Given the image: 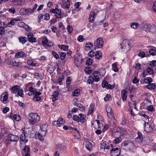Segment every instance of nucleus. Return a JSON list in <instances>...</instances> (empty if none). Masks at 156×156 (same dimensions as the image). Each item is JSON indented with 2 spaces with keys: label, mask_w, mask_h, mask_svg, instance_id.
<instances>
[{
  "label": "nucleus",
  "mask_w": 156,
  "mask_h": 156,
  "mask_svg": "<svg viewBox=\"0 0 156 156\" xmlns=\"http://www.w3.org/2000/svg\"><path fill=\"white\" fill-rule=\"evenodd\" d=\"M19 41L22 44H24L27 41V38L25 37H20L19 38Z\"/></svg>",
  "instance_id": "393cba45"
},
{
  "label": "nucleus",
  "mask_w": 156,
  "mask_h": 156,
  "mask_svg": "<svg viewBox=\"0 0 156 156\" xmlns=\"http://www.w3.org/2000/svg\"><path fill=\"white\" fill-rule=\"evenodd\" d=\"M60 4L62 7L63 9H68L69 7V0H62L60 2Z\"/></svg>",
  "instance_id": "423d86ee"
},
{
  "label": "nucleus",
  "mask_w": 156,
  "mask_h": 156,
  "mask_svg": "<svg viewBox=\"0 0 156 156\" xmlns=\"http://www.w3.org/2000/svg\"><path fill=\"white\" fill-rule=\"evenodd\" d=\"M27 54H25L24 52L21 51L17 52L15 55V57L16 58H22L26 57L27 56Z\"/></svg>",
  "instance_id": "2eb2a0df"
},
{
  "label": "nucleus",
  "mask_w": 156,
  "mask_h": 156,
  "mask_svg": "<svg viewBox=\"0 0 156 156\" xmlns=\"http://www.w3.org/2000/svg\"><path fill=\"white\" fill-rule=\"evenodd\" d=\"M4 26L3 27L0 26V35H2L4 34L5 32V30L4 28Z\"/></svg>",
  "instance_id": "603ef678"
},
{
  "label": "nucleus",
  "mask_w": 156,
  "mask_h": 156,
  "mask_svg": "<svg viewBox=\"0 0 156 156\" xmlns=\"http://www.w3.org/2000/svg\"><path fill=\"white\" fill-rule=\"evenodd\" d=\"M50 12L55 14V16L57 18H61L62 16L61 12L59 9L56 8L51 9L50 10Z\"/></svg>",
  "instance_id": "6e6552de"
},
{
  "label": "nucleus",
  "mask_w": 156,
  "mask_h": 156,
  "mask_svg": "<svg viewBox=\"0 0 156 156\" xmlns=\"http://www.w3.org/2000/svg\"><path fill=\"white\" fill-rule=\"evenodd\" d=\"M93 46V44L91 43H88L86 44V47L89 49H90Z\"/></svg>",
  "instance_id": "bf43d9fd"
},
{
  "label": "nucleus",
  "mask_w": 156,
  "mask_h": 156,
  "mask_svg": "<svg viewBox=\"0 0 156 156\" xmlns=\"http://www.w3.org/2000/svg\"><path fill=\"white\" fill-rule=\"evenodd\" d=\"M73 119L74 121L79 122L80 121V118L77 115H75L73 116Z\"/></svg>",
  "instance_id": "3c124183"
},
{
  "label": "nucleus",
  "mask_w": 156,
  "mask_h": 156,
  "mask_svg": "<svg viewBox=\"0 0 156 156\" xmlns=\"http://www.w3.org/2000/svg\"><path fill=\"white\" fill-rule=\"evenodd\" d=\"M120 44L121 46V49L124 52L126 53L130 49V47L129 43V41L127 39L124 40Z\"/></svg>",
  "instance_id": "7ed1b4c3"
},
{
  "label": "nucleus",
  "mask_w": 156,
  "mask_h": 156,
  "mask_svg": "<svg viewBox=\"0 0 156 156\" xmlns=\"http://www.w3.org/2000/svg\"><path fill=\"white\" fill-rule=\"evenodd\" d=\"M29 90L30 92H32V94L35 95L36 93L37 90L36 89L32 87H30L29 89Z\"/></svg>",
  "instance_id": "473e14b6"
},
{
  "label": "nucleus",
  "mask_w": 156,
  "mask_h": 156,
  "mask_svg": "<svg viewBox=\"0 0 156 156\" xmlns=\"http://www.w3.org/2000/svg\"><path fill=\"white\" fill-rule=\"evenodd\" d=\"M77 40L79 42H81L83 41L84 39L82 35H80L78 37Z\"/></svg>",
  "instance_id": "69168bd1"
},
{
  "label": "nucleus",
  "mask_w": 156,
  "mask_h": 156,
  "mask_svg": "<svg viewBox=\"0 0 156 156\" xmlns=\"http://www.w3.org/2000/svg\"><path fill=\"white\" fill-rule=\"evenodd\" d=\"M122 139L121 138L117 137L114 140V143L115 144H118L120 142L122 141Z\"/></svg>",
  "instance_id": "37998d69"
},
{
  "label": "nucleus",
  "mask_w": 156,
  "mask_h": 156,
  "mask_svg": "<svg viewBox=\"0 0 156 156\" xmlns=\"http://www.w3.org/2000/svg\"><path fill=\"white\" fill-rule=\"evenodd\" d=\"M147 71L148 73L149 74H154V71L150 67H148L147 69Z\"/></svg>",
  "instance_id": "79ce46f5"
},
{
  "label": "nucleus",
  "mask_w": 156,
  "mask_h": 156,
  "mask_svg": "<svg viewBox=\"0 0 156 156\" xmlns=\"http://www.w3.org/2000/svg\"><path fill=\"white\" fill-rule=\"evenodd\" d=\"M110 152L112 156H119L120 154V149L117 147L113 148L112 149Z\"/></svg>",
  "instance_id": "0eeeda50"
},
{
  "label": "nucleus",
  "mask_w": 156,
  "mask_h": 156,
  "mask_svg": "<svg viewBox=\"0 0 156 156\" xmlns=\"http://www.w3.org/2000/svg\"><path fill=\"white\" fill-rule=\"evenodd\" d=\"M33 100L35 101H38L41 100V98L39 96H34L33 98Z\"/></svg>",
  "instance_id": "4d7b16f0"
},
{
  "label": "nucleus",
  "mask_w": 156,
  "mask_h": 156,
  "mask_svg": "<svg viewBox=\"0 0 156 156\" xmlns=\"http://www.w3.org/2000/svg\"><path fill=\"white\" fill-rule=\"evenodd\" d=\"M147 88L149 89H153L155 88V85L154 83H149V84L147 85L146 86Z\"/></svg>",
  "instance_id": "bb28decb"
},
{
  "label": "nucleus",
  "mask_w": 156,
  "mask_h": 156,
  "mask_svg": "<svg viewBox=\"0 0 156 156\" xmlns=\"http://www.w3.org/2000/svg\"><path fill=\"white\" fill-rule=\"evenodd\" d=\"M59 94V92L58 91H55L53 93L52 100L53 101H55L58 99V96Z\"/></svg>",
  "instance_id": "a211bd4d"
},
{
  "label": "nucleus",
  "mask_w": 156,
  "mask_h": 156,
  "mask_svg": "<svg viewBox=\"0 0 156 156\" xmlns=\"http://www.w3.org/2000/svg\"><path fill=\"white\" fill-rule=\"evenodd\" d=\"M27 63L28 64L33 66H38V64L37 63H34L33 60L31 59L28 60L27 61Z\"/></svg>",
  "instance_id": "c85d7f7f"
},
{
  "label": "nucleus",
  "mask_w": 156,
  "mask_h": 156,
  "mask_svg": "<svg viewBox=\"0 0 156 156\" xmlns=\"http://www.w3.org/2000/svg\"><path fill=\"white\" fill-rule=\"evenodd\" d=\"M137 134H138V136L137 137V138L140 139V140H143V137L142 136V135L141 133L139 132H137Z\"/></svg>",
  "instance_id": "de8ad7c7"
},
{
  "label": "nucleus",
  "mask_w": 156,
  "mask_h": 156,
  "mask_svg": "<svg viewBox=\"0 0 156 156\" xmlns=\"http://www.w3.org/2000/svg\"><path fill=\"white\" fill-rule=\"evenodd\" d=\"M40 128L41 130L39 131L38 133L37 136L40 140L43 141L44 139V137L45 136L46 133L47 132V126L46 125H43L42 127Z\"/></svg>",
  "instance_id": "f03ea898"
},
{
  "label": "nucleus",
  "mask_w": 156,
  "mask_h": 156,
  "mask_svg": "<svg viewBox=\"0 0 156 156\" xmlns=\"http://www.w3.org/2000/svg\"><path fill=\"white\" fill-rule=\"evenodd\" d=\"M18 95L22 97H24L23 94V90L22 89H19L17 92Z\"/></svg>",
  "instance_id": "72a5a7b5"
},
{
  "label": "nucleus",
  "mask_w": 156,
  "mask_h": 156,
  "mask_svg": "<svg viewBox=\"0 0 156 156\" xmlns=\"http://www.w3.org/2000/svg\"><path fill=\"white\" fill-rule=\"evenodd\" d=\"M58 46L62 50L66 51L68 50V46H65L64 45L58 44Z\"/></svg>",
  "instance_id": "b1692460"
},
{
  "label": "nucleus",
  "mask_w": 156,
  "mask_h": 156,
  "mask_svg": "<svg viewBox=\"0 0 156 156\" xmlns=\"http://www.w3.org/2000/svg\"><path fill=\"white\" fill-rule=\"evenodd\" d=\"M12 119H13L17 121H19L21 119V117L19 115L17 114L14 115L12 117Z\"/></svg>",
  "instance_id": "a878e982"
},
{
  "label": "nucleus",
  "mask_w": 156,
  "mask_h": 156,
  "mask_svg": "<svg viewBox=\"0 0 156 156\" xmlns=\"http://www.w3.org/2000/svg\"><path fill=\"white\" fill-rule=\"evenodd\" d=\"M97 13L95 12H91L89 15V22L92 23L94 21V19Z\"/></svg>",
  "instance_id": "6ab92c4d"
},
{
  "label": "nucleus",
  "mask_w": 156,
  "mask_h": 156,
  "mask_svg": "<svg viewBox=\"0 0 156 156\" xmlns=\"http://www.w3.org/2000/svg\"><path fill=\"white\" fill-rule=\"evenodd\" d=\"M43 40L42 41V44L44 47H46V45L48 43V40L46 37H43L42 39Z\"/></svg>",
  "instance_id": "cd10ccee"
},
{
  "label": "nucleus",
  "mask_w": 156,
  "mask_h": 156,
  "mask_svg": "<svg viewBox=\"0 0 156 156\" xmlns=\"http://www.w3.org/2000/svg\"><path fill=\"white\" fill-rule=\"evenodd\" d=\"M66 54L64 52H62L60 55V59L62 60H63L65 58Z\"/></svg>",
  "instance_id": "774afa93"
},
{
  "label": "nucleus",
  "mask_w": 156,
  "mask_h": 156,
  "mask_svg": "<svg viewBox=\"0 0 156 156\" xmlns=\"http://www.w3.org/2000/svg\"><path fill=\"white\" fill-rule=\"evenodd\" d=\"M80 89H77L74 92L72 93V96H77V94L80 93Z\"/></svg>",
  "instance_id": "e433bc0d"
},
{
  "label": "nucleus",
  "mask_w": 156,
  "mask_h": 156,
  "mask_svg": "<svg viewBox=\"0 0 156 156\" xmlns=\"http://www.w3.org/2000/svg\"><path fill=\"white\" fill-rule=\"evenodd\" d=\"M82 60L83 58H82L80 56H79L76 57L74 61V63L75 66L77 67H78L82 63Z\"/></svg>",
  "instance_id": "9b49d317"
},
{
  "label": "nucleus",
  "mask_w": 156,
  "mask_h": 156,
  "mask_svg": "<svg viewBox=\"0 0 156 156\" xmlns=\"http://www.w3.org/2000/svg\"><path fill=\"white\" fill-rule=\"evenodd\" d=\"M126 123V120L124 118L122 117L121 119L120 124L122 126L125 125Z\"/></svg>",
  "instance_id": "5fc2aeb1"
},
{
  "label": "nucleus",
  "mask_w": 156,
  "mask_h": 156,
  "mask_svg": "<svg viewBox=\"0 0 156 156\" xmlns=\"http://www.w3.org/2000/svg\"><path fill=\"white\" fill-rule=\"evenodd\" d=\"M24 0H12V3L16 5H23Z\"/></svg>",
  "instance_id": "dca6fc26"
},
{
  "label": "nucleus",
  "mask_w": 156,
  "mask_h": 156,
  "mask_svg": "<svg viewBox=\"0 0 156 156\" xmlns=\"http://www.w3.org/2000/svg\"><path fill=\"white\" fill-rule=\"evenodd\" d=\"M151 27L149 24H145L144 26L143 29L146 32H148L151 31Z\"/></svg>",
  "instance_id": "5701e85b"
},
{
  "label": "nucleus",
  "mask_w": 156,
  "mask_h": 156,
  "mask_svg": "<svg viewBox=\"0 0 156 156\" xmlns=\"http://www.w3.org/2000/svg\"><path fill=\"white\" fill-rule=\"evenodd\" d=\"M105 17L102 20L99 22H96L95 23V24L96 25H100L105 20Z\"/></svg>",
  "instance_id": "e2e57ef3"
},
{
  "label": "nucleus",
  "mask_w": 156,
  "mask_h": 156,
  "mask_svg": "<svg viewBox=\"0 0 156 156\" xmlns=\"http://www.w3.org/2000/svg\"><path fill=\"white\" fill-rule=\"evenodd\" d=\"M21 20H22V18L20 17L17 18L16 19H12L7 24H5V25L4 23L2 22L3 25V26H4V27H11L12 26H14L15 25V21H18Z\"/></svg>",
  "instance_id": "39448f33"
},
{
  "label": "nucleus",
  "mask_w": 156,
  "mask_h": 156,
  "mask_svg": "<svg viewBox=\"0 0 156 156\" xmlns=\"http://www.w3.org/2000/svg\"><path fill=\"white\" fill-rule=\"evenodd\" d=\"M103 44L104 41L102 38L99 37L97 39L96 41L94 42V44L98 48H100L103 47Z\"/></svg>",
  "instance_id": "20e7f679"
},
{
  "label": "nucleus",
  "mask_w": 156,
  "mask_h": 156,
  "mask_svg": "<svg viewBox=\"0 0 156 156\" xmlns=\"http://www.w3.org/2000/svg\"><path fill=\"white\" fill-rule=\"evenodd\" d=\"M127 91L125 90H122L121 92V96L123 101H126L127 97Z\"/></svg>",
  "instance_id": "4468645a"
},
{
  "label": "nucleus",
  "mask_w": 156,
  "mask_h": 156,
  "mask_svg": "<svg viewBox=\"0 0 156 156\" xmlns=\"http://www.w3.org/2000/svg\"><path fill=\"white\" fill-rule=\"evenodd\" d=\"M52 54L55 58L56 59H58L59 58V56L54 51H52Z\"/></svg>",
  "instance_id": "09e8293b"
},
{
  "label": "nucleus",
  "mask_w": 156,
  "mask_h": 156,
  "mask_svg": "<svg viewBox=\"0 0 156 156\" xmlns=\"http://www.w3.org/2000/svg\"><path fill=\"white\" fill-rule=\"evenodd\" d=\"M115 85L112 84L111 85L110 84H109L108 83L107 88V89H112L115 87Z\"/></svg>",
  "instance_id": "338daca9"
},
{
  "label": "nucleus",
  "mask_w": 156,
  "mask_h": 156,
  "mask_svg": "<svg viewBox=\"0 0 156 156\" xmlns=\"http://www.w3.org/2000/svg\"><path fill=\"white\" fill-rule=\"evenodd\" d=\"M20 147L21 148H23L25 147L26 146V143L25 141H20Z\"/></svg>",
  "instance_id": "6e6d98bb"
},
{
  "label": "nucleus",
  "mask_w": 156,
  "mask_h": 156,
  "mask_svg": "<svg viewBox=\"0 0 156 156\" xmlns=\"http://www.w3.org/2000/svg\"><path fill=\"white\" fill-rule=\"evenodd\" d=\"M8 12L12 14H14L15 13V9L14 7H11V8L9 9Z\"/></svg>",
  "instance_id": "49530a36"
},
{
  "label": "nucleus",
  "mask_w": 156,
  "mask_h": 156,
  "mask_svg": "<svg viewBox=\"0 0 156 156\" xmlns=\"http://www.w3.org/2000/svg\"><path fill=\"white\" fill-rule=\"evenodd\" d=\"M149 53L150 55H156V51L154 49H151L149 50Z\"/></svg>",
  "instance_id": "c03bdc74"
},
{
  "label": "nucleus",
  "mask_w": 156,
  "mask_h": 156,
  "mask_svg": "<svg viewBox=\"0 0 156 156\" xmlns=\"http://www.w3.org/2000/svg\"><path fill=\"white\" fill-rule=\"evenodd\" d=\"M135 68L137 70H139L141 68V66L140 64L139 63H136L135 64Z\"/></svg>",
  "instance_id": "a18cd8bd"
},
{
  "label": "nucleus",
  "mask_w": 156,
  "mask_h": 156,
  "mask_svg": "<svg viewBox=\"0 0 156 156\" xmlns=\"http://www.w3.org/2000/svg\"><path fill=\"white\" fill-rule=\"evenodd\" d=\"M28 122L32 125L36 124L40 121V117L35 113H30L28 115Z\"/></svg>",
  "instance_id": "f257e3e1"
},
{
  "label": "nucleus",
  "mask_w": 156,
  "mask_h": 156,
  "mask_svg": "<svg viewBox=\"0 0 156 156\" xmlns=\"http://www.w3.org/2000/svg\"><path fill=\"white\" fill-rule=\"evenodd\" d=\"M94 105H95L94 104H91L90 105L88 111L87 113L88 115H93L94 111Z\"/></svg>",
  "instance_id": "f3484780"
},
{
  "label": "nucleus",
  "mask_w": 156,
  "mask_h": 156,
  "mask_svg": "<svg viewBox=\"0 0 156 156\" xmlns=\"http://www.w3.org/2000/svg\"><path fill=\"white\" fill-rule=\"evenodd\" d=\"M26 9H22L20 10L19 13L21 15H27Z\"/></svg>",
  "instance_id": "2f4dec72"
},
{
  "label": "nucleus",
  "mask_w": 156,
  "mask_h": 156,
  "mask_svg": "<svg viewBox=\"0 0 156 156\" xmlns=\"http://www.w3.org/2000/svg\"><path fill=\"white\" fill-rule=\"evenodd\" d=\"M93 62V60L91 58H89L87 59L86 62V64L87 66H90Z\"/></svg>",
  "instance_id": "58836bf2"
},
{
  "label": "nucleus",
  "mask_w": 156,
  "mask_h": 156,
  "mask_svg": "<svg viewBox=\"0 0 156 156\" xmlns=\"http://www.w3.org/2000/svg\"><path fill=\"white\" fill-rule=\"evenodd\" d=\"M57 121L58 122L59 124L61 125V126H62L65 123L64 119L62 118H59Z\"/></svg>",
  "instance_id": "f704fd0d"
},
{
  "label": "nucleus",
  "mask_w": 156,
  "mask_h": 156,
  "mask_svg": "<svg viewBox=\"0 0 156 156\" xmlns=\"http://www.w3.org/2000/svg\"><path fill=\"white\" fill-rule=\"evenodd\" d=\"M67 29L68 30V31L69 34H71L72 32L73 31V28L70 25H69L67 27Z\"/></svg>",
  "instance_id": "8fccbe9b"
},
{
  "label": "nucleus",
  "mask_w": 156,
  "mask_h": 156,
  "mask_svg": "<svg viewBox=\"0 0 156 156\" xmlns=\"http://www.w3.org/2000/svg\"><path fill=\"white\" fill-rule=\"evenodd\" d=\"M27 10V15H28L30 14H31L34 12L32 10V9L31 8H28V9H26Z\"/></svg>",
  "instance_id": "680f3d73"
},
{
  "label": "nucleus",
  "mask_w": 156,
  "mask_h": 156,
  "mask_svg": "<svg viewBox=\"0 0 156 156\" xmlns=\"http://www.w3.org/2000/svg\"><path fill=\"white\" fill-rule=\"evenodd\" d=\"M5 62L9 65L16 66L17 63L12 58H7L5 59Z\"/></svg>",
  "instance_id": "1a4fd4ad"
},
{
  "label": "nucleus",
  "mask_w": 156,
  "mask_h": 156,
  "mask_svg": "<svg viewBox=\"0 0 156 156\" xmlns=\"http://www.w3.org/2000/svg\"><path fill=\"white\" fill-rule=\"evenodd\" d=\"M131 27L134 29H136L139 27V25L137 23H134L131 24L130 25Z\"/></svg>",
  "instance_id": "ea45409f"
},
{
  "label": "nucleus",
  "mask_w": 156,
  "mask_h": 156,
  "mask_svg": "<svg viewBox=\"0 0 156 156\" xmlns=\"http://www.w3.org/2000/svg\"><path fill=\"white\" fill-rule=\"evenodd\" d=\"M144 83L147 84L148 83H150L152 82V78L151 77H147L144 79Z\"/></svg>",
  "instance_id": "c756f323"
},
{
  "label": "nucleus",
  "mask_w": 156,
  "mask_h": 156,
  "mask_svg": "<svg viewBox=\"0 0 156 156\" xmlns=\"http://www.w3.org/2000/svg\"><path fill=\"white\" fill-rule=\"evenodd\" d=\"M55 69V67H54L52 66H50L48 68V71L50 73H52L54 71Z\"/></svg>",
  "instance_id": "a19ab883"
},
{
  "label": "nucleus",
  "mask_w": 156,
  "mask_h": 156,
  "mask_svg": "<svg viewBox=\"0 0 156 156\" xmlns=\"http://www.w3.org/2000/svg\"><path fill=\"white\" fill-rule=\"evenodd\" d=\"M20 89V87L17 85H15L12 88V93H14L18 91Z\"/></svg>",
  "instance_id": "4be33fe9"
},
{
  "label": "nucleus",
  "mask_w": 156,
  "mask_h": 156,
  "mask_svg": "<svg viewBox=\"0 0 156 156\" xmlns=\"http://www.w3.org/2000/svg\"><path fill=\"white\" fill-rule=\"evenodd\" d=\"M95 81L93 77L89 76L87 80L88 83L89 84H92L93 82Z\"/></svg>",
  "instance_id": "c9c22d12"
},
{
  "label": "nucleus",
  "mask_w": 156,
  "mask_h": 156,
  "mask_svg": "<svg viewBox=\"0 0 156 156\" xmlns=\"http://www.w3.org/2000/svg\"><path fill=\"white\" fill-rule=\"evenodd\" d=\"M8 137L10 139L11 141H16L19 139V137L17 135H15L12 134H9L8 135Z\"/></svg>",
  "instance_id": "ddd939ff"
},
{
  "label": "nucleus",
  "mask_w": 156,
  "mask_h": 156,
  "mask_svg": "<svg viewBox=\"0 0 156 156\" xmlns=\"http://www.w3.org/2000/svg\"><path fill=\"white\" fill-rule=\"evenodd\" d=\"M95 52H94L92 50H91L89 52V55L91 57H93L94 56V54H95Z\"/></svg>",
  "instance_id": "052dcab7"
},
{
  "label": "nucleus",
  "mask_w": 156,
  "mask_h": 156,
  "mask_svg": "<svg viewBox=\"0 0 156 156\" xmlns=\"http://www.w3.org/2000/svg\"><path fill=\"white\" fill-rule=\"evenodd\" d=\"M80 111H83L85 109V108L81 104L79 103L78 106Z\"/></svg>",
  "instance_id": "0e129e2a"
},
{
  "label": "nucleus",
  "mask_w": 156,
  "mask_h": 156,
  "mask_svg": "<svg viewBox=\"0 0 156 156\" xmlns=\"http://www.w3.org/2000/svg\"><path fill=\"white\" fill-rule=\"evenodd\" d=\"M92 147V144L90 142H88L86 144V148L89 151L90 150Z\"/></svg>",
  "instance_id": "7c9ffc66"
},
{
  "label": "nucleus",
  "mask_w": 156,
  "mask_h": 156,
  "mask_svg": "<svg viewBox=\"0 0 156 156\" xmlns=\"http://www.w3.org/2000/svg\"><path fill=\"white\" fill-rule=\"evenodd\" d=\"M144 130L147 132H149L151 131L153 129L152 126L149 125L148 122H147L144 121Z\"/></svg>",
  "instance_id": "f8f14e48"
},
{
  "label": "nucleus",
  "mask_w": 156,
  "mask_h": 156,
  "mask_svg": "<svg viewBox=\"0 0 156 156\" xmlns=\"http://www.w3.org/2000/svg\"><path fill=\"white\" fill-rule=\"evenodd\" d=\"M23 151L25 153V154H28V153H29L30 152V148L27 146H25V147L23 148Z\"/></svg>",
  "instance_id": "4c0bfd02"
},
{
  "label": "nucleus",
  "mask_w": 156,
  "mask_h": 156,
  "mask_svg": "<svg viewBox=\"0 0 156 156\" xmlns=\"http://www.w3.org/2000/svg\"><path fill=\"white\" fill-rule=\"evenodd\" d=\"M64 78V76L63 75H61V76L59 77L57 79V81L58 83H60L62 82Z\"/></svg>",
  "instance_id": "864d4df0"
},
{
  "label": "nucleus",
  "mask_w": 156,
  "mask_h": 156,
  "mask_svg": "<svg viewBox=\"0 0 156 156\" xmlns=\"http://www.w3.org/2000/svg\"><path fill=\"white\" fill-rule=\"evenodd\" d=\"M71 82V80L70 79V77H68L67 78L66 80V84L67 86L69 85L70 84V82Z\"/></svg>",
  "instance_id": "13d9d810"
},
{
  "label": "nucleus",
  "mask_w": 156,
  "mask_h": 156,
  "mask_svg": "<svg viewBox=\"0 0 156 156\" xmlns=\"http://www.w3.org/2000/svg\"><path fill=\"white\" fill-rule=\"evenodd\" d=\"M8 96L7 92H5L2 94L1 100L4 103L6 104L7 103Z\"/></svg>",
  "instance_id": "9d476101"
},
{
  "label": "nucleus",
  "mask_w": 156,
  "mask_h": 156,
  "mask_svg": "<svg viewBox=\"0 0 156 156\" xmlns=\"http://www.w3.org/2000/svg\"><path fill=\"white\" fill-rule=\"evenodd\" d=\"M26 134H27V133H24L23 134H22L21 135L20 141H25V142H28V140L26 139Z\"/></svg>",
  "instance_id": "412c9836"
},
{
  "label": "nucleus",
  "mask_w": 156,
  "mask_h": 156,
  "mask_svg": "<svg viewBox=\"0 0 156 156\" xmlns=\"http://www.w3.org/2000/svg\"><path fill=\"white\" fill-rule=\"evenodd\" d=\"M94 57L95 58L97 59H100L102 57L101 52L100 51H96L95 54H94Z\"/></svg>",
  "instance_id": "aec40b11"
}]
</instances>
